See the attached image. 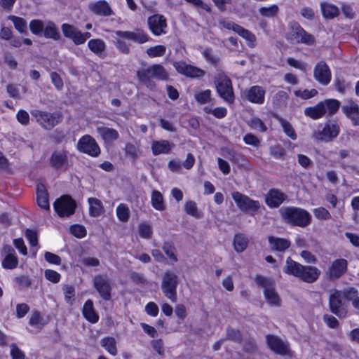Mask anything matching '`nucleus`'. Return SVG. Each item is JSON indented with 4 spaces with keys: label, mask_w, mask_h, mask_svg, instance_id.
Listing matches in <instances>:
<instances>
[{
    "label": "nucleus",
    "mask_w": 359,
    "mask_h": 359,
    "mask_svg": "<svg viewBox=\"0 0 359 359\" xmlns=\"http://www.w3.org/2000/svg\"><path fill=\"white\" fill-rule=\"evenodd\" d=\"M281 126L283 129L284 133L292 140H294L297 139V135L292 126V125L287 121L281 119L280 121Z\"/></svg>",
    "instance_id": "56"
},
{
    "label": "nucleus",
    "mask_w": 359,
    "mask_h": 359,
    "mask_svg": "<svg viewBox=\"0 0 359 359\" xmlns=\"http://www.w3.org/2000/svg\"><path fill=\"white\" fill-rule=\"evenodd\" d=\"M184 210L187 214L190 215L196 218L200 217V215L198 211L196 203L194 201H189L185 203Z\"/></svg>",
    "instance_id": "57"
},
{
    "label": "nucleus",
    "mask_w": 359,
    "mask_h": 359,
    "mask_svg": "<svg viewBox=\"0 0 359 359\" xmlns=\"http://www.w3.org/2000/svg\"><path fill=\"white\" fill-rule=\"evenodd\" d=\"M195 100L200 104H204L206 103H211L213 104V100L211 98V91L210 90H205L195 94Z\"/></svg>",
    "instance_id": "46"
},
{
    "label": "nucleus",
    "mask_w": 359,
    "mask_h": 359,
    "mask_svg": "<svg viewBox=\"0 0 359 359\" xmlns=\"http://www.w3.org/2000/svg\"><path fill=\"white\" fill-rule=\"evenodd\" d=\"M100 345L112 355L117 354L116 340L114 337H107L100 340Z\"/></svg>",
    "instance_id": "40"
},
{
    "label": "nucleus",
    "mask_w": 359,
    "mask_h": 359,
    "mask_svg": "<svg viewBox=\"0 0 359 359\" xmlns=\"http://www.w3.org/2000/svg\"><path fill=\"white\" fill-rule=\"evenodd\" d=\"M303 265L294 261L291 257H287L283 267V272L286 274L299 278Z\"/></svg>",
    "instance_id": "28"
},
{
    "label": "nucleus",
    "mask_w": 359,
    "mask_h": 359,
    "mask_svg": "<svg viewBox=\"0 0 359 359\" xmlns=\"http://www.w3.org/2000/svg\"><path fill=\"white\" fill-rule=\"evenodd\" d=\"M248 239L243 234L237 233L234 236L233 246L237 252H241L245 250L248 246Z\"/></svg>",
    "instance_id": "41"
},
{
    "label": "nucleus",
    "mask_w": 359,
    "mask_h": 359,
    "mask_svg": "<svg viewBox=\"0 0 359 359\" xmlns=\"http://www.w3.org/2000/svg\"><path fill=\"white\" fill-rule=\"evenodd\" d=\"M224 340H231L236 343H241L242 341V335L238 330L232 327L226 328V335Z\"/></svg>",
    "instance_id": "49"
},
{
    "label": "nucleus",
    "mask_w": 359,
    "mask_h": 359,
    "mask_svg": "<svg viewBox=\"0 0 359 359\" xmlns=\"http://www.w3.org/2000/svg\"><path fill=\"white\" fill-rule=\"evenodd\" d=\"M324 104L320 102L313 107H306L304 109V114L313 119H318L326 114V109L324 108Z\"/></svg>",
    "instance_id": "32"
},
{
    "label": "nucleus",
    "mask_w": 359,
    "mask_h": 359,
    "mask_svg": "<svg viewBox=\"0 0 359 359\" xmlns=\"http://www.w3.org/2000/svg\"><path fill=\"white\" fill-rule=\"evenodd\" d=\"M255 281L259 287L264 288V295L267 302L272 306H280V299L275 290L273 280L262 276H257Z\"/></svg>",
    "instance_id": "5"
},
{
    "label": "nucleus",
    "mask_w": 359,
    "mask_h": 359,
    "mask_svg": "<svg viewBox=\"0 0 359 359\" xmlns=\"http://www.w3.org/2000/svg\"><path fill=\"white\" fill-rule=\"evenodd\" d=\"M345 299L351 302L353 307L359 310V292L354 287H348L344 289Z\"/></svg>",
    "instance_id": "33"
},
{
    "label": "nucleus",
    "mask_w": 359,
    "mask_h": 359,
    "mask_svg": "<svg viewBox=\"0 0 359 359\" xmlns=\"http://www.w3.org/2000/svg\"><path fill=\"white\" fill-rule=\"evenodd\" d=\"M36 195V201L39 206L43 209L49 210L50 205L48 201V194L43 184H37Z\"/></svg>",
    "instance_id": "30"
},
{
    "label": "nucleus",
    "mask_w": 359,
    "mask_h": 359,
    "mask_svg": "<svg viewBox=\"0 0 359 359\" xmlns=\"http://www.w3.org/2000/svg\"><path fill=\"white\" fill-rule=\"evenodd\" d=\"M284 222L293 226L304 228L311 221V214L304 209L297 207H283L279 210Z\"/></svg>",
    "instance_id": "1"
},
{
    "label": "nucleus",
    "mask_w": 359,
    "mask_h": 359,
    "mask_svg": "<svg viewBox=\"0 0 359 359\" xmlns=\"http://www.w3.org/2000/svg\"><path fill=\"white\" fill-rule=\"evenodd\" d=\"M8 19L13 22L15 28L21 34H27L26 20L20 17L9 15Z\"/></svg>",
    "instance_id": "42"
},
{
    "label": "nucleus",
    "mask_w": 359,
    "mask_h": 359,
    "mask_svg": "<svg viewBox=\"0 0 359 359\" xmlns=\"http://www.w3.org/2000/svg\"><path fill=\"white\" fill-rule=\"evenodd\" d=\"M116 215L121 222H127L130 217V211L127 205L120 204L116 208Z\"/></svg>",
    "instance_id": "50"
},
{
    "label": "nucleus",
    "mask_w": 359,
    "mask_h": 359,
    "mask_svg": "<svg viewBox=\"0 0 359 359\" xmlns=\"http://www.w3.org/2000/svg\"><path fill=\"white\" fill-rule=\"evenodd\" d=\"M77 149L81 152L96 157L100 153V149L95 140L89 135L83 136L77 143Z\"/></svg>",
    "instance_id": "11"
},
{
    "label": "nucleus",
    "mask_w": 359,
    "mask_h": 359,
    "mask_svg": "<svg viewBox=\"0 0 359 359\" xmlns=\"http://www.w3.org/2000/svg\"><path fill=\"white\" fill-rule=\"evenodd\" d=\"M43 32V36L46 39H52L53 40L60 39V32L55 24L52 21H48L46 23Z\"/></svg>",
    "instance_id": "34"
},
{
    "label": "nucleus",
    "mask_w": 359,
    "mask_h": 359,
    "mask_svg": "<svg viewBox=\"0 0 359 359\" xmlns=\"http://www.w3.org/2000/svg\"><path fill=\"white\" fill-rule=\"evenodd\" d=\"M320 275V271L315 266H304L298 278L304 282L312 283L316 281Z\"/></svg>",
    "instance_id": "25"
},
{
    "label": "nucleus",
    "mask_w": 359,
    "mask_h": 359,
    "mask_svg": "<svg viewBox=\"0 0 359 359\" xmlns=\"http://www.w3.org/2000/svg\"><path fill=\"white\" fill-rule=\"evenodd\" d=\"M339 131L340 128L337 123L329 121L321 130L314 131L312 137L317 142H329L338 136Z\"/></svg>",
    "instance_id": "9"
},
{
    "label": "nucleus",
    "mask_w": 359,
    "mask_h": 359,
    "mask_svg": "<svg viewBox=\"0 0 359 359\" xmlns=\"http://www.w3.org/2000/svg\"><path fill=\"white\" fill-rule=\"evenodd\" d=\"M82 313L85 318L91 323H95L99 320V316L93 307V302L90 299L84 304Z\"/></svg>",
    "instance_id": "31"
},
{
    "label": "nucleus",
    "mask_w": 359,
    "mask_h": 359,
    "mask_svg": "<svg viewBox=\"0 0 359 359\" xmlns=\"http://www.w3.org/2000/svg\"><path fill=\"white\" fill-rule=\"evenodd\" d=\"M114 44L115 45L116 48L122 53L125 55L129 54L130 48L125 41L120 39H116L114 41Z\"/></svg>",
    "instance_id": "63"
},
{
    "label": "nucleus",
    "mask_w": 359,
    "mask_h": 359,
    "mask_svg": "<svg viewBox=\"0 0 359 359\" xmlns=\"http://www.w3.org/2000/svg\"><path fill=\"white\" fill-rule=\"evenodd\" d=\"M124 150L126 156L133 161H135L140 154L138 147L130 142L126 143Z\"/></svg>",
    "instance_id": "47"
},
{
    "label": "nucleus",
    "mask_w": 359,
    "mask_h": 359,
    "mask_svg": "<svg viewBox=\"0 0 359 359\" xmlns=\"http://www.w3.org/2000/svg\"><path fill=\"white\" fill-rule=\"evenodd\" d=\"M174 147L172 143L168 140L154 141L151 144V150L154 155L168 154Z\"/></svg>",
    "instance_id": "29"
},
{
    "label": "nucleus",
    "mask_w": 359,
    "mask_h": 359,
    "mask_svg": "<svg viewBox=\"0 0 359 359\" xmlns=\"http://www.w3.org/2000/svg\"><path fill=\"white\" fill-rule=\"evenodd\" d=\"M162 250L165 254L174 262H177V257L176 255V248L174 243L171 241H165L162 245Z\"/></svg>",
    "instance_id": "43"
},
{
    "label": "nucleus",
    "mask_w": 359,
    "mask_h": 359,
    "mask_svg": "<svg viewBox=\"0 0 359 359\" xmlns=\"http://www.w3.org/2000/svg\"><path fill=\"white\" fill-rule=\"evenodd\" d=\"M1 265L5 269H15L18 264V258L14 248L8 244L4 245L1 250Z\"/></svg>",
    "instance_id": "13"
},
{
    "label": "nucleus",
    "mask_w": 359,
    "mask_h": 359,
    "mask_svg": "<svg viewBox=\"0 0 359 359\" xmlns=\"http://www.w3.org/2000/svg\"><path fill=\"white\" fill-rule=\"evenodd\" d=\"M90 215L93 217L99 216L102 210V205L100 200L95 198H89Z\"/></svg>",
    "instance_id": "45"
},
{
    "label": "nucleus",
    "mask_w": 359,
    "mask_h": 359,
    "mask_svg": "<svg viewBox=\"0 0 359 359\" xmlns=\"http://www.w3.org/2000/svg\"><path fill=\"white\" fill-rule=\"evenodd\" d=\"M62 31L65 37L72 39L79 30L72 25L65 23L62 25Z\"/></svg>",
    "instance_id": "58"
},
{
    "label": "nucleus",
    "mask_w": 359,
    "mask_h": 359,
    "mask_svg": "<svg viewBox=\"0 0 359 359\" xmlns=\"http://www.w3.org/2000/svg\"><path fill=\"white\" fill-rule=\"evenodd\" d=\"M313 214L319 219L327 220L331 218L330 213L323 207L315 208L313 210Z\"/></svg>",
    "instance_id": "60"
},
{
    "label": "nucleus",
    "mask_w": 359,
    "mask_h": 359,
    "mask_svg": "<svg viewBox=\"0 0 359 359\" xmlns=\"http://www.w3.org/2000/svg\"><path fill=\"white\" fill-rule=\"evenodd\" d=\"M248 126L251 129L258 130L260 132H264L266 130V127L261 119L257 117L252 118L248 122Z\"/></svg>",
    "instance_id": "53"
},
{
    "label": "nucleus",
    "mask_w": 359,
    "mask_h": 359,
    "mask_svg": "<svg viewBox=\"0 0 359 359\" xmlns=\"http://www.w3.org/2000/svg\"><path fill=\"white\" fill-rule=\"evenodd\" d=\"M265 93L262 86H254L245 90L244 95L250 102L261 104L264 102Z\"/></svg>",
    "instance_id": "23"
},
{
    "label": "nucleus",
    "mask_w": 359,
    "mask_h": 359,
    "mask_svg": "<svg viewBox=\"0 0 359 359\" xmlns=\"http://www.w3.org/2000/svg\"><path fill=\"white\" fill-rule=\"evenodd\" d=\"M166 48L163 45H158L150 47L147 50V53L151 57H161L165 53Z\"/></svg>",
    "instance_id": "51"
},
{
    "label": "nucleus",
    "mask_w": 359,
    "mask_h": 359,
    "mask_svg": "<svg viewBox=\"0 0 359 359\" xmlns=\"http://www.w3.org/2000/svg\"><path fill=\"white\" fill-rule=\"evenodd\" d=\"M31 114L43 128L48 130L53 129L63 120V116L60 111L50 113L34 109L31 111Z\"/></svg>",
    "instance_id": "3"
},
{
    "label": "nucleus",
    "mask_w": 359,
    "mask_h": 359,
    "mask_svg": "<svg viewBox=\"0 0 359 359\" xmlns=\"http://www.w3.org/2000/svg\"><path fill=\"white\" fill-rule=\"evenodd\" d=\"M70 232L72 235L79 238H82L86 235V229L83 226L79 224L72 225L70 227Z\"/></svg>",
    "instance_id": "59"
},
{
    "label": "nucleus",
    "mask_w": 359,
    "mask_h": 359,
    "mask_svg": "<svg viewBox=\"0 0 359 359\" xmlns=\"http://www.w3.org/2000/svg\"><path fill=\"white\" fill-rule=\"evenodd\" d=\"M96 130L106 143H112L119 138V133L116 130L104 125H97Z\"/></svg>",
    "instance_id": "26"
},
{
    "label": "nucleus",
    "mask_w": 359,
    "mask_h": 359,
    "mask_svg": "<svg viewBox=\"0 0 359 359\" xmlns=\"http://www.w3.org/2000/svg\"><path fill=\"white\" fill-rule=\"evenodd\" d=\"M53 208L60 217H69L74 213L76 203L70 196L65 195L55 201Z\"/></svg>",
    "instance_id": "10"
},
{
    "label": "nucleus",
    "mask_w": 359,
    "mask_h": 359,
    "mask_svg": "<svg viewBox=\"0 0 359 359\" xmlns=\"http://www.w3.org/2000/svg\"><path fill=\"white\" fill-rule=\"evenodd\" d=\"M321 11L323 17L326 19H332L339 13V8L336 6L327 3L321 4Z\"/></svg>",
    "instance_id": "37"
},
{
    "label": "nucleus",
    "mask_w": 359,
    "mask_h": 359,
    "mask_svg": "<svg viewBox=\"0 0 359 359\" xmlns=\"http://www.w3.org/2000/svg\"><path fill=\"white\" fill-rule=\"evenodd\" d=\"M151 203L153 208L157 210L163 211L165 209L163 195L158 191L154 190L152 191Z\"/></svg>",
    "instance_id": "38"
},
{
    "label": "nucleus",
    "mask_w": 359,
    "mask_h": 359,
    "mask_svg": "<svg viewBox=\"0 0 359 359\" xmlns=\"http://www.w3.org/2000/svg\"><path fill=\"white\" fill-rule=\"evenodd\" d=\"M137 76L140 82L149 89H154L156 87V84L152 79L166 81L169 78V74L161 65L155 64L148 68L137 70Z\"/></svg>",
    "instance_id": "2"
},
{
    "label": "nucleus",
    "mask_w": 359,
    "mask_h": 359,
    "mask_svg": "<svg viewBox=\"0 0 359 359\" xmlns=\"http://www.w3.org/2000/svg\"><path fill=\"white\" fill-rule=\"evenodd\" d=\"M29 324L33 327H41L45 325L46 323L43 321L40 313L36 311L32 314L29 319Z\"/></svg>",
    "instance_id": "54"
},
{
    "label": "nucleus",
    "mask_w": 359,
    "mask_h": 359,
    "mask_svg": "<svg viewBox=\"0 0 359 359\" xmlns=\"http://www.w3.org/2000/svg\"><path fill=\"white\" fill-rule=\"evenodd\" d=\"M15 282L17 284H18V285L21 290L27 288L31 285V281H30L29 277L27 276H22L16 277L15 278Z\"/></svg>",
    "instance_id": "64"
},
{
    "label": "nucleus",
    "mask_w": 359,
    "mask_h": 359,
    "mask_svg": "<svg viewBox=\"0 0 359 359\" xmlns=\"http://www.w3.org/2000/svg\"><path fill=\"white\" fill-rule=\"evenodd\" d=\"M315 79L320 84L326 86L331 80V72L329 67L324 61H320L313 69Z\"/></svg>",
    "instance_id": "18"
},
{
    "label": "nucleus",
    "mask_w": 359,
    "mask_h": 359,
    "mask_svg": "<svg viewBox=\"0 0 359 359\" xmlns=\"http://www.w3.org/2000/svg\"><path fill=\"white\" fill-rule=\"evenodd\" d=\"M231 196L237 206L243 211L257 212L259 208V203L257 201H254L238 191L233 192Z\"/></svg>",
    "instance_id": "12"
},
{
    "label": "nucleus",
    "mask_w": 359,
    "mask_h": 359,
    "mask_svg": "<svg viewBox=\"0 0 359 359\" xmlns=\"http://www.w3.org/2000/svg\"><path fill=\"white\" fill-rule=\"evenodd\" d=\"M345 292L344 290H334L329 295V309L332 313L339 318H344L347 314L344 302Z\"/></svg>",
    "instance_id": "4"
},
{
    "label": "nucleus",
    "mask_w": 359,
    "mask_h": 359,
    "mask_svg": "<svg viewBox=\"0 0 359 359\" xmlns=\"http://www.w3.org/2000/svg\"><path fill=\"white\" fill-rule=\"evenodd\" d=\"M269 242L271 248L278 251H285L290 246V242L285 238L270 236Z\"/></svg>",
    "instance_id": "35"
},
{
    "label": "nucleus",
    "mask_w": 359,
    "mask_h": 359,
    "mask_svg": "<svg viewBox=\"0 0 359 359\" xmlns=\"http://www.w3.org/2000/svg\"><path fill=\"white\" fill-rule=\"evenodd\" d=\"M50 165L56 170H67L69 165L67 152L65 149L54 151L50 158Z\"/></svg>",
    "instance_id": "19"
},
{
    "label": "nucleus",
    "mask_w": 359,
    "mask_h": 359,
    "mask_svg": "<svg viewBox=\"0 0 359 359\" xmlns=\"http://www.w3.org/2000/svg\"><path fill=\"white\" fill-rule=\"evenodd\" d=\"M279 11L277 5H271L269 7L262 6L258 10L259 13L264 18H273L275 17Z\"/></svg>",
    "instance_id": "48"
},
{
    "label": "nucleus",
    "mask_w": 359,
    "mask_h": 359,
    "mask_svg": "<svg viewBox=\"0 0 359 359\" xmlns=\"http://www.w3.org/2000/svg\"><path fill=\"white\" fill-rule=\"evenodd\" d=\"M296 96L299 97L304 100H307L311 97L316 96L318 94V91L316 89L311 90H297L294 92Z\"/></svg>",
    "instance_id": "61"
},
{
    "label": "nucleus",
    "mask_w": 359,
    "mask_h": 359,
    "mask_svg": "<svg viewBox=\"0 0 359 359\" xmlns=\"http://www.w3.org/2000/svg\"><path fill=\"white\" fill-rule=\"evenodd\" d=\"M285 200V194L277 189H271L265 197L266 205L271 208H278Z\"/></svg>",
    "instance_id": "27"
},
{
    "label": "nucleus",
    "mask_w": 359,
    "mask_h": 359,
    "mask_svg": "<svg viewBox=\"0 0 359 359\" xmlns=\"http://www.w3.org/2000/svg\"><path fill=\"white\" fill-rule=\"evenodd\" d=\"M178 276L172 271H168L162 275L161 290L165 296L172 302L177 301V287Z\"/></svg>",
    "instance_id": "6"
},
{
    "label": "nucleus",
    "mask_w": 359,
    "mask_h": 359,
    "mask_svg": "<svg viewBox=\"0 0 359 359\" xmlns=\"http://www.w3.org/2000/svg\"><path fill=\"white\" fill-rule=\"evenodd\" d=\"M89 49L95 54L100 56L104 51L106 45L104 41L100 39H91L88 42Z\"/></svg>",
    "instance_id": "39"
},
{
    "label": "nucleus",
    "mask_w": 359,
    "mask_h": 359,
    "mask_svg": "<svg viewBox=\"0 0 359 359\" xmlns=\"http://www.w3.org/2000/svg\"><path fill=\"white\" fill-rule=\"evenodd\" d=\"M44 24L40 20H32L29 22V29L33 34L41 35L43 31Z\"/></svg>",
    "instance_id": "52"
},
{
    "label": "nucleus",
    "mask_w": 359,
    "mask_h": 359,
    "mask_svg": "<svg viewBox=\"0 0 359 359\" xmlns=\"http://www.w3.org/2000/svg\"><path fill=\"white\" fill-rule=\"evenodd\" d=\"M114 34L118 36L138 43H144L149 41L148 35L143 30L139 29H136L133 32L118 30L115 31Z\"/></svg>",
    "instance_id": "20"
},
{
    "label": "nucleus",
    "mask_w": 359,
    "mask_h": 359,
    "mask_svg": "<svg viewBox=\"0 0 359 359\" xmlns=\"http://www.w3.org/2000/svg\"><path fill=\"white\" fill-rule=\"evenodd\" d=\"M11 348V355L12 359H25V355L24 353L15 344H12L10 346Z\"/></svg>",
    "instance_id": "62"
},
{
    "label": "nucleus",
    "mask_w": 359,
    "mask_h": 359,
    "mask_svg": "<svg viewBox=\"0 0 359 359\" xmlns=\"http://www.w3.org/2000/svg\"><path fill=\"white\" fill-rule=\"evenodd\" d=\"M341 110L354 126H359V106L352 100H348Z\"/></svg>",
    "instance_id": "21"
},
{
    "label": "nucleus",
    "mask_w": 359,
    "mask_h": 359,
    "mask_svg": "<svg viewBox=\"0 0 359 359\" xmlns=\"http://www.w3.org/2000/svg\"><path fill=\"white\" fill-rule=\"evenodd\" d=\"M289 40L292 43H306L311 44L314 41L313 36L307 33L299 25L294 24L292 27V31L289 34Z\"/></svg>",
    "instance_id": "14"
},
{
    "label": "nucleus",
    "mask_w": 359,
    "mask_h": 359,
    "mask_svg": "<svg viewBox=\"0 0 359 359\" xmlns=\"http://www.w3.org/2000/svg\"><path fill=\"white\" fill-rule=\"evenodd\" d=\"M89 10L97 15L109 16L113 12L109 4L104 0L90 2L88 4Z\"/></svg>",
    "instance_id": "24"
},
{
    "label": "nucleus",
    "mask_w": 359,
    "mask_h": 359,
    "mask_svg": "<svg viewBox=\"0 0 359 359\" xmlns=\"http://www.w3.org/2000/svg\"><path fill=\"white\" fill-rule=\"evenodd\" d=\"M267 346L275 353L284 357L291 358L292 351L287 341L273 334L266 335Z\"/></svg>",
    "instance_id": "8"
},
{
    "label": "nucleus",
    "mask_w": 359,
    "mask_h": 359,
    "mask_svg": "<svg viewBox=\"0 0 359 359\" xmlns=\"http://www.w3.org/2000/svg\"><path fill=\"white\" fill-rule=\"evenodd\" d=\"M348 262L341 258L332 262L328 268L326 275L330 280H336L344 275L347 271Z\"/></svg>",
    "instance_id": "15"
},
{
    "label": "nucleus",
    "mask_w": 359,
    "mask_h": 359,
    "mask_svg": "<svg viewBox=\"0 0 359 359\" xmlns=\"http://www.w3.org/2000/svg\"><path fill=\"white\" fill-rule=\"evenodd\" d=\"M203 55L209 63L214 66H217L219 62V57L215 55L210 48H205L203 52Z\"/></svg>",
    "instance_id": "55"
},
{
    "label": "nucleus",
    "mask_w": 359,
    "mask_h": 359,
    "mask_svg": "<svg viewBox=\"0 0 359 359\" xmlns=\"http://www.w3.org/2000/svg\"><path fill=\"white\" fill-rule=\"evenodd\" d=\"M217 91L222 98L231 103L234 100L231 81L223 72H219L215 78Z\"/></svg>",
    "instance_id": "7"
},
{
    "label": "nucleus",
    "mask_w": 359,
    "mask_h": 359,
    "mask_svg": "<svg viewBox=\"0 0 359 359\" xmlns=\"http://www.w3.org/2000/svg\"><path fill=\"white\" fill-rule=\"evenodd\" d=\"M93 285L103 299H111V287L107 278L102 275L95 276L93 279Z\"/></svg>",
    "instance_id": "17"
},
{
    "label": "nucleus",
    "mask_w": 359,
    "mask_h": 359,
    "mask_svg": "<svg viewBox=\"0 0 359 359\" xmlns=\"http://www.w3.org/2000/svg\"><path fill=\"white\" fill-rule=\"evenodd\" d=\"M147 23L149 29L156 36L165 33V28L167 27L166 20L162 15L156 14L149 17Z\"/></svg>",
    "instance_id": "22"
},
{
    "label": "nucleus",
    "mask_w": 359,
    "mask_h": 359,
    "mask_svg": "<svg viewBox=\"0 0 359 359\" xmlns=\"http://www.w3.org/2000/svg\"><path fill=\"white\" fill-rule=\"evenodd\" d=\"M288 94L284 90L278 91L273 96L272 102L276 109H283L287 106Z\"/></svg>",
    "instance_id": "36"
},
{
    "label": "nucleus",
    "mask_w": 359,
    "mask_h": 359,
    "mask_svg": "<svg viewBox=\"0 0 359 359\" xmlns=\"http://www.w3.org/2000/svg\"><path fill=\"white\" fill-rule=\"evenodd\" d=\"M173 65L178 73L187 77L201 78L205 74L204 70L195 66L188 65L184 61L176 62Z\"/></svg>",
    "instance_id": "16"
},
{
    "label": "nucleus",
    "mask_w": 359,
    "mask_h": 359,
    "mask_svg": "<svg viewBox=\"0 0 359 359\" xmlns=\"http://www.w3.org/2000/svg\"><path fill=\"white\" fill-rule=\"evenodd\" d=\"M322 103L325 104L324 108L329 116L334 114L340 107V102L334 99H327L322 101Z\"/></svg>",
    "instance_id": "44"
}]
</instances>
